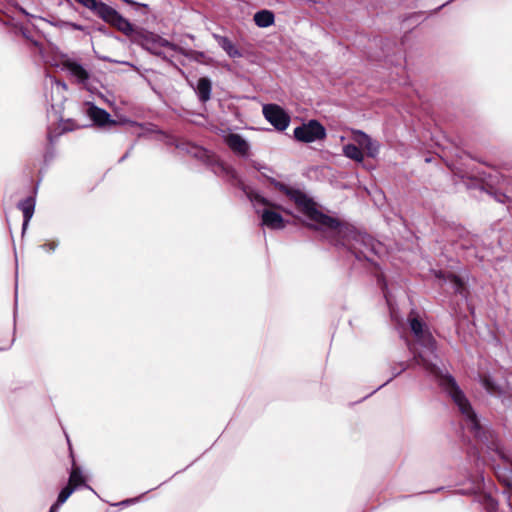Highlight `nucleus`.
<instances>
[{
	"instance_id": "obj_1",
	"label": "nucleus",
	"mask_w": 512,
	"mask_h": 512,
	"mask_svg": "<svg viewBox=\"0 0 512 512\" xmlns=\"http://www.w3.org/2000/svg\"><path fill=\"white\" fill-rule=\"evenodd\" d=\"M411 331L415 337V343L411 346L415 364L423 369L438 381L439 385L446 390L457 405L465 421V427L476 439L485 444L487 448L495 451L503 461L505 467H498L496 475L499 481L505 486V492L512 494V470L511 462L507 455L500 448L498 439L493 430L481 424L469 401L456 384L454 378L438 365L436 354V341L425 323L420 321L412 313L409 317Z\"/></svg>"
},
{
	"instance_id": "obj_2",
	"label": "nucleus",
	"mask_w": 512,
	"mask_h": 512,
	"mask_svg": "<svg viewBox=\"0 0 512 512\" xmlns=\"http://www.w3.org/2000/svg\"><path fill=\"white\" fill-rule=\"evenodd\" d=\"M274 188L292 201L296 208L303 213L310 227L319 230L323 236L335 246L343 247L353 253L358 259L368 258L366 252L374 251V241L367 234L358 232L352 225L340 222L320 212L315 202L303 191L284 183L271 180Z\"/></svg>"
},
{
	"instance_id": "obj_3",
	"label": "nucleus",
	"mask_w": 512,
	"mask_h": 512,
	"mask_svg": "<svg viewBox=\"0 0 512 512\" xmlns=\"http://www.w3.org/2000/svg\"><path fill=\"white\" fill-rule=\"evenodd\" d=\"M226 172L231 178L238 181L239 187L244 191L248 199L251 201L256 213L260 215L261 224L263 226L271 230H281L286 227V221L279 213V211H282L288 215H292L291 210L268 200L257 191H254L253 189L244 185L242 181L238 179L237 173L234 169L227 168Z\"/></svg>"
},
{
	"instance_id": "obj_4",
	"label": "nucleus",
	"mask_w": 512,
	"mask_h": 512,
	"mask_svg": "<svg viewBox=\"0 0 512 512\" xmlns=\"http://www.w3.org/2000/svg\"><path fill=\"white\" fill-rule=\"evenodd\" d=\"M294 137L297 141L311 143L326 137V129L317 120H309L294 129Z\"/></svg>"
},
{
	"instance_id": "obj_5",
	"label": "nucleus",
	"mask_w": 512,
	"mask_h": 512,
	"mask_svg": "<svg viewBox=\"0 0 512 512\" xmlns=\"http://www.w3.org/2000/svg\"><path fill=\"white\" fill-rule=\"evenodd\" d=\"M264 118L277 130L285 131L291 122L290 115L277 104H264L262 107Z\"/></svg>"
},
{
	"instance_id": "obj_6",
	"label": "nucleus",
	"mask_w": 512,
	"mask_h": 512,
	"mask_svg": "<svg viewBox=\"0 0 512 512\" xmlns=\"http://www.w3.org/2000/svg\"><path fill=\"white\" fill-rule=\"evenodd\" d=\"M99 17L117 28L119 31L123 32L125 35H131L134 32L133 25L108 5H106V7H102Z\"/></svg>"
},
{
	"instance_id": "obj_7",
	"label": "nucleus",
	"mask_w": 512,
	"mask_h": 512,
	"mask_svg": "<svg viewBox=\"0 0 512 512\" xmlns=\"http://www.w3.org/2000/svg\"><path fill=\"white\" fill-rule=\"evenodd\" d=\"M62 68L67 70L79 84H86L90 77L89 72L80 63L73 59L67 58L63 60Z\"/></svg>"
},
{
	"instance_id": "obj_8",
	"label": "nucleus",
	"mask_w": 512,
	"mask_h": 512,
	"mask_svg": "<svg viewBox=\"0 0 512 512\" xmlns=\"http://www.w3.org/2000/svg\"><path fill=\"white\" fill-rule=\"evenodd\" d=\"M353 140L360 148L366 151L368 156L375 157L378 154L379 144L364 132L359 130L354 131Z\"/></svg>"
},
{
	"instance_id": "obj_9",
	"label": "nucleus",
	"mask_w": 512,
	"mask_h": 512,
	"mask_svg": "<svg viewBox=\"0 0 512 512\" xmlns=\"http://www.w3.org/2000/svg\"><path fill=\"white\" fill-rule=\"evenodd\" d=\"M435 277L438 279L440 285L447 284L454 292L465 297V283L459 277L453 274L443 273L442 271L435 272Z\"/></svg>"
},
{
	"instance_id": "obj_10",
	"label": "nucleus",
	"mask_w": 512,
	"mask_h": 512,
	"mask_svg": "<svg viewBox=\"0 0 512 512\" xmlns=\"http://www.w3.org/2000/svg\"><path fill=\"white\" fill-rule=\"evenodd\" d=\"M225 143L229 148L240 156H247L249 153V143L239 134L230 133L225 137Z\"/></svg>"
},
{
	"instance_id": "obj_11",
	"label": "nucleus",
	"mask_w": 512,
	"mask_h": 512,
	"mask_svg": "<svg viewBox=\"0 0 512 512\" xmlns=\"http://www.w3.org/2000/svg\"><path fill=\"white\" fill-rule=\"evenodd\" d=\"M481 383L488 393L496 397H506L509 395L508 387L503 384L496 383L489 375L481 376Z\"/></svg>"
},
{
	"instance_id": "obj_12",
	"label": "nucleus",
	"mask_w": 512,
	"mask_h": 512,
	"mask_svg": "<svg viewBox=\"0 0 512 512\" xmlns=\"http://www.w3.org/2000/svg\"><path fill=\"white\" fill-rule=\"evenodd\" d=\"M88 116L99 126L106 124H115V121L111 119L110 114L105 110L98 108L95 105H90L87 109Z\"/></svg>"
},
{
	"instance_id": "obj_13",
	"label": "nucleus",
	"mask_w": 512,
	"mask_h": 512,
	"mask_svg": "<svg viewBox=\"0 0 512 512\" xmlns=\"http://www.w3.org/2000/svg\"><path fill=\"white\" fill-rule=\"evenodd\" d=\"M213 38L217 41L218 45L226 52L231 58L242 57L241 51L232 43L226 36L213 34Z\"/></svg>"
},
{
	"instance_id": "obj_14",
	"label": "nucleus",
	"mask_w": 512,
	"mask_h": 512,
	"mask_svg": "<svg viewBox=\"0 0 512 512\" xmlns=\"http://www.w3.org/2000/svg\"><path fill=\"white\" fill-rule=\"evenodd\" d=\"M19 208L23 212V230H25L28 226L29 221L31 220L34 214L35 201L32 197H28L19 203Z\"/></svg>"
},
{
	"instance_id": "obj_15",
	"label": "nucleus",
	"mask_w": 512,
	"mask_h": 512,
	"mask_svg": "<svg viewBox=\"0 0 512 512\" xmlns=\"http://www.w3.org/2000/svg\"><path fill=\"white\" fill-rule=\"evenodd\" d=\"M196 92L200 101H208L211 94V81L206 77L200 78L197 83Z\"/></svg>"
},
{
	"instance_id": "obj_16",
	"label": "nucleus",
	"mask_w": 512,
	"mask_h": 512,
	"mask_svg": "<svg viewBox=\"0 0 512 512\" xmlns=\"http://www.w3.org/2000/svg\"><path fill=\"white\" fill-rule=\"evenodd\" d=\"M254 22L258 27H269L274 23V14L269 10L258 11L254 15Z\"/></svg>"
},
{
	"instance_id": "obj_17",
	"label": "nucleus",
	"mask_w": 512,
	"mask_h": 512,
	"mask_svg": "<svg viewBox=\"0 0 512 512\" xmlns=\"http://www.w3.org/2000/svg\"><path fill=\"white\" fill-rule=\"evenodd\" d=\"M343 153L346 157H348L356 162H362L364 160V155L358 145H355V144L345 145L343 147Z\"/></svg>"
},
{
	"instance_id": "obj_18",
	"label": "nucleus",
	"mask_w": 512,
	"mask_h": 512,
	"mask_svg": "<svg viewBox=\"0 0 512 512\" xmlns=\"http://www.w3.org/2000/svg\"><path fill=\"white\" fill-rule=\"evenodd\" d=\"M85 479L79 467L73 466L69 477V483L74 489L84 484Z\"/></svg>"
},
{
	"instance_id": "obj_19",
	"label": "nucleus",
	"mask_w": 512,
	"mask_h": 512,
	"mask_svg": "<svg viewBox=\"0 0 512 512\" xmlns=\"http://www.w3.org/2000/svg\"><path fill=\"white\" fill-rule=\"evenodd\" d=\"M80 5L84 6L85 8L93 11L98 16H100V13L102 11V7H106L107 4L103 2H98L97 0H75Z\"/></svg>"
},
{
	"instance_id": "obj_20",
	"label": "nucleus",
	"mask_w": 512,
	"mask_h": 512,
	"mask_svg": "<svg viewBox=\"0 0 512 512\" xmlns=\"http://www.w3.org/2000/svg\"><path fill=\"white\" fill-rule=\"evenodd\" d=\"M153 45H158L161 49L167 48L169 50L175 51V52H182V48L178 47L177 45L169 42L168 40L159 37V36H153Z\"/></svg>"
},
{
	"instance_id": "obj_21",
	"label": "nucleus",
	"mask_w": 512,
	"mask_h": 512,
	"mask_svg": "<svg viewBox=\"0 0 512 512\" xmlns=\"http://www.w3.org/2000/svg\"><path fill=\"white\" fill-rule=\"evenodd\" d=\"M73 491L74 488L71 487L70 485L64 487L58 495L57 502L51 506L49 512H55V509L58 507V505L63 504L69 498Z\"/></svg>"
},
{
	"instance_id": "obj_22",
	"label": "nucleus",
	"mask_w": 512,
	"mask_h": 512,
	"mask_svg": "<svg viewBox=\"0 0 512 512\" xmlns=\"http://www.w3.org/2000/svg\"><path fill=\"white\" fill-rule=\"evenodd\" d=\"M53 25L58 28L70 27V28H73V29L79 30V31L84 30V27L82 25H79V24H76L73 22L62 21V20L54 22Z\"/></svg>"
},
{
	"instance_id": "obj_23",
	"label": "nucleus",
	"mask_w": 512,
	"mask_h": 512,
	"mask_svg": "<svg viewBox=\"0 0 512 512\" xmlns=\"http://www.w3.org/2000/svg\"><path fill=\"white\" fill-rule=\"evenodd\" d=\"M180 53L185 55L186 57H189V58L195 60V61H200L202 58L205 57V54L203 52L193 51V50L185 51L182 49V52H180Z\"/></svg>"
},
{
	"instance_id": "obj_24",
	"label": "nucleus",
	"mask_w": 512,
	"mask_h": 512,
	"mask_svg": "<svg viewBox=\"0 0 512 512\" xmlns=\"http://www.w3.org/2000/svg\"><path fill=\"white\" fill-rule=\"evenodd\" d=\"M57 247H58V241H55V240L46 242L43 245H41V248L48 253H53Z\"/></svg>"
},
{
	"instance_id": "obj_25",
	"label": "nucleus",
	"mask_w": 512,
	"mask_h": 512,
	"mask_svg": "<svg viewBox=\"0 0 512 512\" xmlns=\"http://www.w3.org/2000/svg\"><path fill=\"white\" fill-rule=\"evenodd\" d=\"M496 504H497V501L494 500L491 496L486 497L487 512H493V510L497 509Z\"/></svg>"
},
{
	"instance_id": "obj_26",
	"label": "nucleus",
	"mask_w": 512,
	"mask_h": 512,
	"mask_svg": "<svg viewBox=\"0 0 512 512\" xmlns=\"http://www.w3.org/2000/svg\"><path fill=\"white\" fill-rule=\"evenodd\" d=\"M147 49L155 54V55H158V56H161L163 55V51L162 49L158 46V45H153V40L151 39V42H150V46L147 47Z\"/></svg>"
},
{
	"instance_id": "obj_27",
	"label": "nucleus",
	"mask_w": 512,
	"mask_h": 512,
	"mask_svg": "<svg viewBox=\"0 0 512 512\" xmlns=\"http://www.w3.org/2000/svg\"><path fill=\"white\" fill-rule=\"evenodd\" d=\"M483 487V484L480 480H477L476 482L473 483V486L469 489L466 490V492L468 493H474V492H477V491H480Z\"/></svg>"
},
{
	"instance_id": "obj_28",
	"label": "nucleus",
	"mask_w": 512,
	"mask_h": 512,
	"mask_svg": "<svg viewBox=\"0 0 512 512\" xmlns=\"http://www.w3.org/2000/svg\"><path fill=\"white\" fill-rule=\"evenodd\" d=\"M136 498L134 499H127V500H124V501H121L117 504H115L116 507H118L119 509H125L127 508L130 504L136 502Z\"/></svg>"
},
{
	"instance_id": "obj_29",
	"label": "nucleus",
	"mask_w": 512,
	"mask_h": 512,
	"mask_svg": "<svg viewBox=\"0 0 512 512\" xmlns=\"http://www.w3.org/2000/svg\"><path fill=\"white\" fill-rule=\"evenodd\" d=\"M53 87H55L56 89H63V90L67 89L66 84L61 81H55Z\"/></svg>"
},
{
	"instance_id": "obj_30",
	"label": "nucleus",
	"mask_w": 512,
	"mask_h": 512,
	"mask_svg": "<svg viewBox=\"0 0 512 512\" xmlns=\"http://www.w3.org/2000/svg\"><path fill=\"white\" fill-rule=\"evenodd\" d=\"M193 149L195 150L194 155L196 157H202L205 154V151L201 148L193 147Z\"/></svg>"
},
{
	"instance_id": "obj_31",
	"label": "nucleus",
	"mask_w": 512,
	"mask_h": 512,
	"mask_svg": "<svg viewBox=\"0 0 512 512\" xmlns=\"http://www.w3.org/2000/svg\"><path fill=\"white\" fill-rule=\"evenodd\" d=\"M406 368H407V365H406V364H404V363H402V364H401V369H400L398 372H396L394 375H398V374H400V373H401L402 371H404Z\"/></svg>"
}]
</instances>
